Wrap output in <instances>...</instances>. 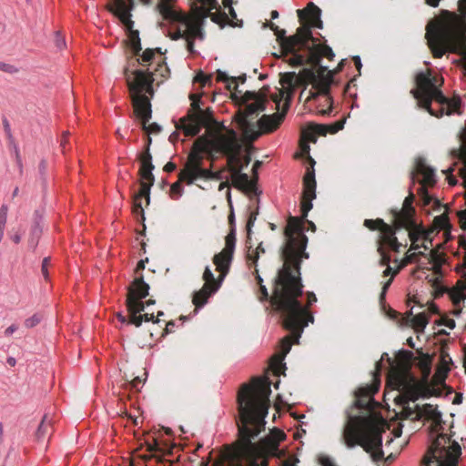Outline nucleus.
<instances>
[{
    "mask_svg": "<svg viewBox=\"0 0 466 466\" xmlns=\"http://www.w3.org/2000/svg\"><path fill=\"white\" fill-rule=\"evenodd\" d=\"M303 186L302 215L300 218L290 217L288 220L285 228L286 245L282 250L283 267L279 271L271 298L272 305L281 313L283 326L290 331L281 340V354L275 356L270 361V368L278 376L284 366L283 359L289 352L292 343H298L304 328L313 322L308 308L317 301L312 292L307 294L306 306H302L298 299L302 295L300 262L309 258L305 252L307 238L303 233V224L312 208V200L316 198V182H303Z\"/></svg>",
    "mask_w": 466,
    "mask_h": 466,
    "instance_id": "1",
    "label": "nucleus"
},
{
    "mask_svg": "<svg viewBox=\"0 0 466 466\" xmlns=\"http://www.w3.org/2000/svg\"><path fill=\"white\" fill-rule=\"evenodd\" d=\"M190 99L191 109L186 116L178 120L177 129L182 130L187 137L198 135L202 127H206V133L195 140L180 178L188 184H193L198 179H220L219 173L203 167L202 164L205 155L213 158L215 154H223L228 158L233 183L240 188H250L253 186L252 181L247 174L241 172L248 165L250 157L246 156L243 162L242 145L237 133L233 129L211 127L214 122L212 111L209 108H200V96L193 94Z\"/></svg>",
    "mask_w": 466,
    "mask_h": 466,
    "instance_id": "2",
    "label": "nucleus"
},
{
    "mask_svg": "<svg viewBox=\"0 0 466 466\" xmlns=\"http://www.w3.org/2000/svg\"><path fill=\"white\" fill-rule=\"evenodd\" d=\"M270 394V381L267 377L254 378L240 388L238 395L239 438L234 448L235 460L227 466H267L265 455L274 454L285 439L282 431L273 429L259 442L252 441L265 429Z\"/></svg>",
    "mask_w": 466,
    "mask_h": 466,
    "instance_id": "3",
    "label": "nucleus"
},
{
    "mask_svg": "<svg viewBox=\"0 0 466 466\" xmlns=\"http://www.w3.org/2000/svg\"><path fill=\"white\" fill-rule=\"evenodd\" d=\"M294 77V73L287 74L282 76L280 80L282 89L271 95V99L277 105L278 108H279L281 101L285 100L281 112H277L272 115H264L256 123L253 121L254 118L258 113L266 109V95L264 93L251 91H247L244 94L243 101L246 106L238 112L237 121L246 140L254 141L260 135L271 133L280 126L289 108V100L292 96Z\"/></svg>",
    "mask_w": 466,
    "mask_h": 466,
    "instance_id": "4",
    "label": "nucleus"
},
{
    "mask_svg": "<svg viewBox=\"0 0 466 466\" xmlns=\"http://www.w3.org/2000/svg\"><path fill=\"white\" fill-rule=\"evenodd\" d=\"M387 385L399 391L395 400L400 406L399 413L402 418L423 420L431 423L432 432L437 433L440 431L441 413L431 404L421 407L415 404V401L423 395V387L406 367H392L388 374Z\"/></svg>",
    "mask_w": 466,
    "mask_h": 466,
    "instance_id": "5",
    "label": "nucleus"
},
{
    "mask_svg": "<svg viewBox=\"0 0 466 466\" xmlns=\"http://www.w3.org/2000/svg\"><path fill=\"white\" fill-rule=\"evenodd\" d=\"M385 420L378 415L350 417L342 432V441L349 449L360 446L374 461L382 460V432Z\"/></svg>",
    "mask_w": 466,
    "mask_h": 466,
    "instance_id": "6",
    "label": "nucleus"
},
{
    "mask_svg": "<svg viewBox=\"0 0 466 466\" xmlns=\"http://www.w3.org/2000/svg\"><path fill=\"white\" fill-rule=\"evenodd\" d=\"M416 83L417 88L411 90V93L420 107L425 108L431 116L437 117L459 113L461 99H448L443 96L439 88L442 79L438 76H432L430 71L420 72L417 75Z\"/></svg>",
    "mask_w": 466,
    "mask_h": 466,
    "instance_id": "7",
    "label": "nucleus"
},
{
    "mask_svg": "<svg viewBox=\"0 0 466 466\" xmlns=\"http://www.w3.org/2000/svg\"><path fill=\"white\" fill-rule=\"evenodd\" d=\"M174 0H158L157 8L162 17L174 24V29L169 35L173 40L183 38L187 42V50L194 51V41L203 40V18L198 15H186L177 11L173 5Z\"/></svg>",
    "mask_w": 466,
    "mask_h": 466,
    "instance_id": "8",
    "label": "nucleus"
},
{
    "mask_svg": "<svg viewBox=\"0 0 466 466\" xmlns=\"http://www.w3.org/2000/svg\"><path fill=\"white\" fill-rule=\"evenodd\" d=\"M126 80L129 88L134 112L146 127V124L151 118L150 96H153L152 74L142 70H135L131 73L126 71Z\"/></svg>",
    "mask_w": 466,
    "mask_h": 466,
    "instance_id": "9",
    "label": "nucleus"
},
{
    "mask_svg": "<svg viewBox=\"0 0 466 466\" xmlns=\"http://www.w3.org/2000/svg\"><path fill=\"white\" fill-rule=\"evenodd\" d=\"M149 286L143 280V278L136 279L129 287L127 307L129 315V320L122 313H117L116 317L122 323L133 324L139 327L143 321L154 320V312H150L148 308L155 303L148 299L147 304L142 301L148 295Z\"/></svg>",
    "mask_w": 466,
    "mask_h": 466,
    "instance_id": "10",
    "label": "nucleus"
},
{
    "mask_svg": "<svg viewBox=\"0 0 466 466\" xmlns=\"http://www.w3.org/2000/svg\"><path fill=\"white\" fill-rule=\"evenodd\" d=\"M364 225L371 230L379 229L380 232L378 251L380 255V264L386 266L383 276L388 277L390 275V279L382 287L381 297H383L390 286L392 279L398 273V269L392 271L390 266V257L387 254L386 249L399 252L401 244L398 242L394 230L381 219H366Z\"/></svg>",
    "mask_w": 466,
    "mask_h": 466,
    "instance_id": "11",
    "label": "nucleus"
},
{
    "mask_svg": "<svg viewBox=\"0 0 466 466\" xmlns=\"http://www.w3.org/2000/svg\"><path fill=\"white\" fill-rule=\"evenodd\" d=\"M310 40H312L310 27L303 25L297 30L296 35L282 41V56L291 55L287 60L291 66L297 67L306 63V55L299 54V51L305 50L309 58H312L314 44H311Z\"/></svg>",
    "mask_w": 466,
    "mask_h": 466,
    "instance_id": "12",
    "label": "nucleus"
},
{
    "mask_svg": "<svg viewBox=\"0 0 466 466\" xmlns=\"http://www.w3.org/2000/svg\"><path fill=\"white\" fill-rule=\"evenodd\" d=\"M461 453L458 442L444 434H439L432 441L426 456V466H458Z\"/></svg>",
    "mask_w": 466,
    "mask_h": 466,
    "instance_id": "13",
    "label": "nucleus"
},
{
    "mask_svg": "<svg viewBox=\"0 0 466 466\" xmlns=\"http://www.w3.org/2000/svg\"><path fill=\"white\" fill-rule=\"evenodd\" d=\"M140 169L139 174L141 177L139 192L134 197L133 199V213L136 216H141L144 218V209L142 199H146L147 205L150 201V187L154 184V176L152 170L154 166L152 164V156L147 148L140 156Z\"/></svg>",
    "mask_w": 466,
    "mask_h": 466,
    "instance_id": "14",
    "label": "nucleus"
},
{
    "mask_svg": "<svg viewBox=\"0 0 466 466\" xmlns=\"http://www.w3.org/2000/svg\"><path fill=\"white\" fill-rule=\"evenodd\" d=\"M333 76L331 71H326L325 69H320L317 75H313L312 77L313 91H310L309 97L313 98L317 96H321L324 106L322 107H320V106H318V112L321 115H329L332 109V100L329 96Z\"/></svg>",
    "mask_w": 466,
    "mask_h": 466,
    "instance_id": "15",
    "label": "nucleus"
},
{
    "mask_svg": "<svg viewBox=\"0 0 466 466\" xmlns=\"http://www.w3.org/2000/svg\"><path fill=\"white\" fill-rule=\"evenodd\" d=\"M133 5V0H115L110 6L112 11L129 31V43L133 51L137 54L141 50L140 39L138 32L133 30V21L131 20L130 11Z\"/></svg>",
    "mask_w": 466,
    "mask_h": 466,
    "instance_id": "16",
    "label": "nucleus"
},
{
    "mask_svg": "<svg viewBox=\"0 0 466 466\" xmlns=\"http://www.w3.org/2000/svg\"><path fill=\"white\" fill-rule=\"evenodd\" d=\"M203 279L205 283L202 289L196 292L193 296L192 301L196 307V311L208 302L209 297L218 290L223 282L220 281L219 277L218 279H215L214 274L208 266H207L204 270Z\"/></svg>",
    "mask_w": 466,
    "mask_h": 466,
    "instance_id": "17",
    "label": "nucleus"
},
{
    "mask_svg": "<svg viewBox=\"0 0 466 466\" xmlns=\"http://www.w3.org/2000/svg\"><path fill=\"white\" fill-rule=\"evenodd\" d=\"M416 172L420 187L418 190L419 196L424 205L431 204V201L437 203V199H433L428 193L427 188L432 187L436 183V176L434 170L430 167L424 161L419 160L416 164Z\"/></svg>",
    "mask_w": 466,
    "mask_h": 466,
    "instance_id": "18",
    "label": "nucleus"
},
{
    "mask_svg": "<svg viewBox=\"0 0 466 466\" xmlns=\"http://www.w3.org/2000/svg\"><path fill=\"white\" fill-rule=\"evenodd\" d=\"M236 237L233 232H230L226 237L225 247L218 254H216L213 258V263L216 266L217 271L219 272L220 281H223L227 276L235 249Z\"/></svg>",
    "mask_w": 466,
    "mask_h": 466,
    "instance_id": "19",
    "label": "nucleus"
},
{
    "mask_svg": "<svg viewBox=\"0 0 466 466\" xmlns=\"http://www.w3.org/2000/svg\"><path fill=\"white\" fill-rule=\"evenodd\" d=\"M424 236V229L419 227H413L409 230V238L411 242L410 248L409 249L404 258V263H411L416 260L417 256H423L424 252L421 250V244Z\"/></svg>",
    "mask_w": 466,
    "mask_h": 466,
    "instance_id": "20",
    "label": "nucleus"
},
{
    "mask_svg": "<svg viewBox=\"0 0 466 466\" xmlns=\"http://www.w3.org/2000/svg\"><path fill=\"white\" fill-rule=\"evenodd\" d=\"M451 225L449 221V218L445 213H443L434 218L433 228H431L430 230H433V234L435 233V231H437L438 233L441 231L442 237L446 242L451 238Z\"/></svg>",
    "mask_w": 466,
    "mask_h": 466,
    "instance_id": "21",
    "label": "nucleus"
},
{
    "mask_svg": "<svg viewBox=\"0 0 466 466\" xmlns=\"http://www.w3.org/2000/svg\"><path fill=\"white\" fill-rule=\"evenodd\" d=\"M208 10H218L219 8V3L218 0H198ZM233 0H222V4L224 8L228 11V14L232 16V18L236 17V13L234 8L232 7Z\"/></svg>",
    "mask_w": 466,
    "mask_h": 466,
    "instance_id": "22",
    "label": "nucleus"
},
{
    "mask_svg": "<svg viewBox=\"0 0 466 466\" xmlns=\"http://www.w3.org/2000/svg\"><path fill=\"white\" fill-rule=\"evenodd\" d=\"M302 13H306L307 15L312 20L313 26L321 27V21L319 19L320 9L317 5H315L313 3H309L303 11H299V15Z\"/></svg>",
    "mask_w": 466,
    "mask_h": 466,
    "instance_id": "23",
    "label": "nucleus"
},
{
    "mask_svg": "<svg viewBox=\"0 0 466 466\" xmlns=\"http://www.w3.org/2000/svg\"><path fill=\"white\" fill-rule=\"evenodd\" d=\"M325 56V57H328L329 59H332L333 56H334V53L332 51V49L328 46H313V56L312 58L310 59L309 56V54L306 55V57H307V60L306 62H316L318 60V57H316V56Z\"/></svg>",
    "mask_w": 466,
    "mask_h": 466,
    "instance_id": "24",
    "label": "nucleus"
},
{
    "mask_svg": "<svg viewBox=\"0 0 466 466\" xmlns=\"http://www.w3.org/2000/svg\"><path fill=\"white\" fill-rule=\"evenodd\" d=\"M428 323L429 318L426 312L419 313L411 319L412 327L417 332H422Z\"/></svg>",
    "mask_w": 466,
    "mask_h": 466,
    "instance_id": "25",
    "label": "nucleus"
},
{
    "mask_svg": "<svg viewBox=\"0 0 466 466\" xmlns=\"http://www.w3.org/2000/svg\"><path fill=\"white\" fill-rule=\"evenodd\" d=\"M50 428H51V425L49 422L46 421V417H44V419L42 420V421L36 431L37 439L38 440L44 439L49 433Z\"/></svg>",
    "mask_w": 466,
    "mask_h": 466,
    "instance_id": "26",
    "label": "nucleus"
},
{
    "mask_svg": "<svg viewBox=\"0 0 466 466\" xmlns=\"http://www.w3.org/2000/svg\"><path fill=\"white\" fill-rule=\"evenodd\" d=\"M185 169V167H183V169L180 170L179 172V175H181L182 171ZM178 177H180V176H178ZM180 182H185L187 183V185H189L187 181L185 180H182L181 178H179V180L176 183H174L172 186H171V197L174 198V199H177L178 198L181 197L182 195V187L180 185Z\"/></svg>",
    "mask_w": 466,
    "mask_h": 466,
    "instance_id": "27",
    "label": "nucleus"
},
{
    "mask_svg": "<svg viewBox=\"0 0 466 466\" xmlns=\"http://www.w3.org/2000/svg\"><path fill=\"white\" fill-rule=\"evenodd\" d=\"M437 324L443 325L450 330L453 329L456 326L454 319L449 315L441 316V319L437 321Z\"/></svg>",
    "mask_w": 466,
    "mask_h": 466,
    "instance_id": "28",
    "label": "nucleus"
},
{
    "mask_svg": "<svg viewBox=\"0 0 466 466\" xmlns=\"http://www.w3.org/2000/svg\"><path fill=\"white\" fill-rule=\"evenodd\" d=\"M269 27L275 32V35L279 41L280 46L282 47V41L287 39L288 37H285V30L279 29L275 24L270 23Z\"/></svg>",
    "mask_w": 466,
    "mask_h": 466,
    "instance_id": "29",
    "label": "nucleus"
},
{
    "mask_svg": "<svg viewBox=\"0 0 466 466\" xmlns=\"http://www.w3.org/2000/svg\"><path fill=\"white\" fill-rule=\"evenodd\" d=\"M411 201H412V196L410 198H406L403 203V208L402 211L404 213L405 218L407 221L410 220V212H411Z\"/></svg>",
    "mask_w": 466,
    "mask_h": 466,
    "instance_id": "30",
    "label": "nucleus"
},
{
    "mask_svg": "<svg viewBox=\"0 0 466 466\" xmlns=\"http://www.w3.org/2000/svg\"><path fill=\"white\" fill-rule=\"evenodd\" d=\"M259 252H265L264 248H262V244H259L256 250H253L248 254V260H251L252 263L256 264L259 257Z\"/></svg>",
    "mask_w": 466,
    "mask_h": 466,
    "instance_id": "31",
    "label": "nucleus"
},
{
    "mask_svg": "<svg viewBox=\"0 0 466 466\" xmlns=\"http://www.w3.org/2000/svg\"><path fill=\"white\" fill-rule=\"evenodd\" d=\"M40 316L38 314H35L25 320V326L28 329L34 328L40 322Z\"/></svg>",
    "mask_w": 466,
    "mask_h": 466,
    "instance_id": "32",
    "label": "nucleus"
},
{
    "mask_svg": "<svg viewBox=\"0 0 466 466\" xmlns=\"http://www.w3.org/2000/svg\"><path fill=\"white\" fill-rule=\"evenodd\" d=\"M195 82L201 83L202 86H206L210 83L211 76L208 75H205L202 72H199L194 78Z\"/></svg>",
    "mask_w": 466,
    "mask_h": 466,
    "instance_id": "33",
    "label": "nucleus"
},
{
    "mask_svg": "<svg viewBox=\"0 0 466 466\" xmlns=\"http://www.w3.org/2000/svg\"><path fill=\"white\" fill-rule=\"evenodd\" d=\"M155 56V51L152 49H147L142 54V61L143 62H149L153 56Z\"/></svg>",
    "mask_w": 466,
    "mask_h": 466,
    "instance_id": "34",
    "label": "nucleus"
},
{
    "mask_svg": "<svg viewBox=\"0 0 466 466\" xmlns=\"http://www.w3.org/2000/svg\"><path fill=\"white\" fill-rule=\"evenodd\" d=\"M49 262H50V258H45L43 259V261H42V274L45 277V279L48 278L47 267L49 265Z\"/></svg>",
    "mask_w": 466,
    "mask_h": 466,
    "instance_id": "35",
    "label": "nucleus"
},
{
    "mask_svg": "<svg viewBox=\"0 0 466 466\" xmlns=\"http://www.w3.org/2000/svg\"><path fill=\"white\" fill-rule=\"evenodd\" d=\"M258 282L260 286V291H261L260 299H266L268 296V293L267 288L264 285H262V279L259 276H258Z\"/></svg>",
    "mask_w": 466,
    "mask_h": 466,
    "instance_id": "36",
    "label": "nucleus"
},
{
    "mask_svg": "<svg viewBox=\"0 0 466 466\" xmlns=\"http://www.w3.org/2000/svg\"><path fill=\"white\" fill-rule=\"evenodd\" d=\"M458 8L461 12V16L466 19V0L458 1Z\"/></svg>",
    "mask_w": 466,
    "mask_h": 466,
    "instance_id": "37",
    "label": "nucleus"
},
{
    "mask_svg": "<svg viewBox=\"0 0 466 466\" xmlns=\"http://www.w3.org/2000/svg\"><path fill=\"white\" fill-rule=\"evenodd\" d=\"M56 46L60 50L66 47V40L58 33L56 34Z\"/></svg>",
    "mask_w": 466,
    "mask_h": 466,
    "instance_id": "38",
    "label": "nucleus"
},
{
    "mask_svg": "<svg viewBox=\"0 0 466 466\" xmlns=\"http://www.w3.org/2000/svg\"><path fill=\"white\" fill-rule=\"evenodd\" d=\"M6 221L7 217L5 215V213H0V231H5Z\"/></svg>",
    "mask_w": 466,
    "mask_h": 466,
    "instance_id": "39",
    "label": "nucleus"
},
{
    "mask_svg": "<svg viewBox=\"0 0 466 466\" xmlns=\"http://www.w3.org/2000/svg\"><path fill=\"white\" fill-rule=\"evenodd\" d=\"M319 461L322 466H334L332 461L328 457H322Z\"/></svg>",
    "mask_w": 466,
    "mask_h": 466,
    "instance_id": "40",
    "label": "nucleus"
},
{
    "mask_svg": "<svg viewBox=\"0 0 466 466\" xmlns=\"http://www.w3.org/2000/svg\"><path fill=\"white\" fill-rule=\"evenodd\" d=\"M17 329L16 325H11L5 330V336H11Z\"/></svg>",
    "mask_w": 466,
    "mask_h": 466,
    "instance_id": "41",
    "label": "nucleus"
},
{
    "mask_svg": "<svg viewBox=\"0 0 466 466\" xmlns=\"http://www.w3.org/2000/svg\"><path fill=\"white\" fill-rule=\"evenodd\" d=\"M165 171L167 172H172L176 169V165L172 162H168L165 167H164Z\"/></svg>",
    "mask_w": 466,
    "mask_h": 466,
    "instance_id": "42",
    "label": "nucleus"
},
{
    "mask_svg": "<svg viewBox=\"0 0 466 466\" xmlns=\"http://www.w3.org/2000/svg\"><path fill=\"white\" fill-rule=\"evenodd\" d=\"M441 0H426V4L432 7H437Z\"/></svg>",
    "mask_w": 466,
    "mask_h": 466,
    "instance_id": "43",
    "label": "nucleus"
},
{
    "mask_svg": "<svg viewBox=\"0 0 466 466\" xmlns=\"http://www.w3.org/2000/svg\"><path fill=\"white\" fill-rule=\"evenodd\" d=\"M6 361L12 367L15 366L16 364V360L14 357H8Z\"/></svg>",
    "mask_w": 466,
    "mask_h": 466,
    "instance_id": "44",
    "label": "nucleus"
},
{
    "mask_svg": "<svg viewBox=\"0 0 466 466\" xmlns=\"http://www.w3.org/2000/svg\"><path fill=\"white\" fill-rule=\"evenodd\" d=\"M447 179H448V182H449V184H450L451 186H454V185H456V183H457L456 178H455V177H453L452 176H448V177H447Z\"/></svg>",
    "mask_w": 466,
    "mask_h": 466,
    "instance_id": "45",
    "label": "nucleus"
},
{
    "mask_svg": "<svg viewBox=\"0 0 466 466\" xmlns=\"http://www.w3.org/2000/svg\"><path fill=\"white\" fill-rule=\"evenodd\" d=\"M11 239H12L15 243H16V244H17V243H19V242H20V240H21V237H20V235H18V234H15V235H13V236L11 237Z\"/></svg>",
    "mask_w": 466,
    "mask_h": 466,
    "instance_id": "46",
    "label": "nucleus"
},
{
    "mask_svg": "<svg viewBox=\"0 0 466 466\" xmlns=\"http://www.w3.org/2000/svg\"><path fill=\"white\" fill-rule=\"evenodd\" d=\"M141 382V380L139 379V377H136L133 380H132V386L137 388L138 386V384Z\"/></svg>",
    "mask_w": 466,
    "mask_h": 466,
    "instance_id": "47",
    "label": "nucleus"
},
{
    "mask_svg": "<svg viewBox=\"0 0 466 466\" xmlns=\"http://www.w3.org/2000/svg\"><path fill=\"white\" fill-rule=\"evenodd\" d=\"M218 79L219 81H225L226 80V75L220 71L218 72Z\"/></svg>",
    "mask_w": 466,
    "mask_h": 466,
    "instance_id": "48",
    "label": "nucleus"
},
{
    "mask_svg": "<svg viewBox=\"0 0 466 466\" xmlns=\"http://www.w3.org/2000/svg\"><path fill=\"white\" fill-rule=\"evenodd\" d=\"M301 149H302V152H303V153H309V145H307L306 143H304V144H302V145H301Z\"/></svg>",
    "mask_w": 466,
    "mask_h": 466,
    "instance_id": "49",
    "label": "nucleus"
},
{
    "mask_svg": "<svg viewBox=\"0 0 466 466\" xmlns=\"http://www.w3.org/2000/svg\"><path fill=\"white\" fill-rule=\"evenodd\" d=\"M144 268H145V262H144V260H140V261L137 263V270L143 269Z\"/></svg>",
    "mask_w": 466,
    "mask_h": 466,
    "instance_id": "50",
    "label": "nucleus"
},
{
    "mask_svg": "<svg viewBox=\"0 0 466 466\" xmlns=\"http://www.w3.org/2000/svg\"><path fill=\"white\" fill-rule=\"evenodd\" d=\"M342 126H343V125H342V124H340V123L336 124V126L334 127V128H333V130H332V131H333V132H337L338 130H339V129H341V128H342Z\"/></svg>",
    "mask_w": 466,
    "mask_h": 466,
    "instance_id": "51",
    "label": "nucleus"
},
{
    "mask_svg": "<svg viewBox=\"0 0 466 466\" xmlns=\"http://www.w3.org/2000/svg\"><path fill=\"white\" fill-rule=\"evenodd\" d=\"M7 207L6 206H2L1 207V209H0V213H5V215L7 217Z\"/></svg>",
    "mask_w": 466,
    "mask_h": 466,
    "instance_id": "52",
    "label": "nucleus"
},
{
    "mask_svg": "<svg viewBox=\"0 0 466 466\" xmlns=\"http://www.w3.org/2000/svg\"><path fill=\"white\" fill-rule=\"evenodd\" d=\"M270 15H271L272 19H276L279 16V13H278V11L274 10L271 12Z\"/></svg>",
    "mask_w": 466,
    "mask_h": 466,
    "instance_id": "53",
    "label": "nucleus"
},
{
    "mask_svg": "<svg viewBox=\"0 0 466 466\" xmlns=\"http://www.w3.org/2000/svg\"><path fill=\"white\" fill-rule=\"evenodd\" d=\"M172 327H174V323L173 322H168L167 324V329L169 330V329H172Z\"/></svg>",
    "mask_w": 466,
    "mask_h": 466,
    "instance_id": "54",
    "label": "nucleus"
},
{
    "mask_svg": "<svg viewBox=\"0 0 466 466\" xmlns=\"http://www.w3.org/2000/svg\"><path fill=\"white\" fill-rule=\"evenodd\" d=\"M172 327H174V323L173 322H168L167 324V329L169 330V329H172Z\"/></svg>",
    "mask_w": 466,
    "mask_h": 466,
    "instance_id": "55",
    "label": "nucleus"
},
{
    "mask_svg": "<svg viewBox=\"0 0 466 466\" xmlns=\"http://www.w3.org/2000/svg\"><path fill=\"white\" fill-rule=\"evenodd\" d=\"M3 424L0 422V440L2 439L3 437Z\"/></svg>",
    "mask_w": 466,
    "mask_h": 466,
    "instance_id": "56",
    "label": "nucleus"
},
{
    "mask_svg": "<svg viewBox=\"0 0 466 466\" xmlns=\"http://www.w3.org/2000/svg\"><path fill=\"white\" fill-rule=\"evenodd\" d=\"M407 342H408V344L410 346L413 347V342H412V339L411 338L408 339Z\"/></svg>",
    "mask_w": 466,
    "mask_h": 466,
    "instance_id": "57",
    "label": "nucleus"
},
{
    "mask_svg": "<svg viewBox=\"0 0 466 466\" xmlns=\"http://www.w3.org/2000/svg\"><path fill=\"white\" fill-rule=\"evenodd\" d=\"M356 65H357L358 66H360V57H358V58L356 59Z\"/></svg>",
    "mask_w": 466,
    "mask_h": 466,
    "instance_id": "58",
    "label": "nucleus"
},
{
    "mask_svg": "<svg viewBox=\"0 0 466 466\" xmlns=\"http://www.w3.org/2000/svg\"><path fill=\"white\" fill-rule=\"evenodd\" d=\"M440 333L449 334V332L447 330H441Z\"/></svg>",
    "mask_w": 466,
    "mask_h": 466,
    "instance_id": "59",
    "label": "nucleus"
},
{
    "mask_svg": "<svg viewBox=\"0 0 466 466\" xmlns=\"http://www.w3.org/2000/svg\"><path fill=\"white\" fill-rule=\"evenodd\" d=\"M223 188H224V184H221V185L219 186V190H222Z\"/></svg>",
    "mask_w": 466,
    "mask_h": 466,
    "instance_id": "60",
    "label": "nucleus"
},
{
    "mask_svg": "<svg viewBox=\"0 0 466 466\" xmlns=\"http://www.w3.org/2000/svg\"><path fill=\"white\" fill-rule=\"evenodd\" d=\"M162 315H163V312H162V311H159V312L157 313V318H158L159 316H162Z\"/></svg>",
    "mask_w": 466,
    "mask_h": 466,
    "instance_id": "61",
    "label": "nucleus"
},
{
    "mask_svg": "<svg viewBox=\"0 0 466 466\" xmlns=\"http://www.w3.org/2000/svg\"><path fill=\"white\" fill-rule=\"evenodd\" d=\"M275 388H276V389H278V388H279V382H277V383L275 384Z\"/></svg>",
    "mask_w": 466,
    "mask_h": 466,
    "instance_id": "62",
    "label": "nucleus"
},
{
    "mask_svg": "<svg viewBox=\"0 0 466 466\" xmlns=\"http://www.w3.org/2000/svg\"><path fill=\"white\" fill-rule=\"evenodd\" d=\"M309 223L311 225V227H312L313 228H315V226H314V224H313V223H311V222H309Z\"/></svg>",
    "mask_w": 466,
    "mask_h": 466,
    "instance_id": "63",
    "label": "nucleus"
}]
</instances>
